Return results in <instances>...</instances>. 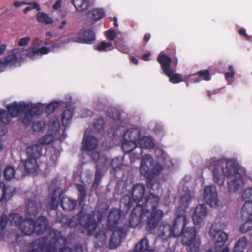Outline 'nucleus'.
<instances>
[{
	"label": "nucleus",
	"mask_w": 252,
	"mask_h": 252,
	"mask_svg": "<svg viewBox=\"0 0 252 252\" xmlns=\"http://www.w3.org/2000/svg\"><path fill=\"white\" fill-rule=\"evenodd\" d=\"M146 194L144 185L136 184L133 186L130 195H124L121 203L126 205L127 210L133 204H137L132 210L129 224L132 227H136L146 223V229L150 231L161 219L163 212L156 208L159 201L158 197L152 193L149 195Z\"/></svg>",
	"instance_id": "obj_1"
},
{
	"label": "nucleus",
	"mask_w": 252,
	"mask_h": 252,
	"mask_svg": "<svg viewBox=\"0 0 252 252\" xmlns=\"http://www.w3.org/2000/svg\"><path fill=\"white\" fill-rule=\"evenodd\" d=\"M206 165L212 173L214 182L218 185L223 186L227 177L229 192L239 193L243 189L249 175L246 168L240 166L235 159H217L213 158L206 161Z\"/></svg>",
	"instance_id": "obj_2"
},
{
	"label": "nucleus",
	"mask_w": 252,
	"mask_h": 252,
	"mask_svg": "<svg viewBox=\"0 0 252 252\" xmlns=\"http://www.w3.org/2000/svg\"><path fill=\"white\" fill-rule=\"evenodd\" d=\"M189 220L183 212L178 214L172 226L163 224L159 226L158 234L161 239L166 240L172 236L178 237L181 243L190 252H196L201 245L200 238L194 227L187 226Z\"/></svg>",
	"instance_id": "obj_3"
},
{
	"label": "nucleus",
	"mask_w": 252,
	"mask_h": 252,
	"mask_svg": "<svg viewBox=\"0 0 252 252\" xmlns=\"http://www.w3.org/2000/svg\"><path fill=\"white\" fill-rule=\"evenodd\" d=\"M60 231L52 230L47 238L37 239L27 246L25 252H71Z\"/></svg>",
	"instance_id": "obj_4"
},
{
	"label": "nucleus",
	"mask_w": 252,
	"mask_h": 252,
	"mask_svg": "<svg viewBox=\"0 0 252 252\" xmlns=\"http://www.w3.org/2000/svg\"><path fill=\"white\" fill-rule=\"evenodd\" d=\"M102 217L101 213L94 214L88 207H83L78 215L69 220L68 225L70 227L76 228L81 233L86 232L88 235H91L96 229L97 223L101 221Z\"/></svg>",
	"instance_id": "obj_5"
},
{
	"label": "nucleus",
	"mask_w": 252,
	"mask_h": 252,
	"mask_svg": "<svg viewBox=\"0 0 252 252\" xmlns=\"http://www.w3.org/2000/svg\"><path fill=\"white\" fill-rule=\"evenodd\" d=\"M156 156L158 161L154 165L151 155H145L142 158L140 172L147 178H152L159 175L164 168L170 167L173 164L168 155L162 149H156Z\"/></svg>",
	"instance_id": "obj_6"
},
{
	"label": "nucleus",
	"mask_w": 252,
	"mask_h": 252,
	"mask_svg": "<svg viewBox=\"0 0 252 252\" xmlns=\"http://www.w3.org/2000/svg\"><path fill=\"white\" fill-rule=\"evenodd\" d=\"M61 189H57L52 195L50 201H48L47 202L46 206L39 204L35 198L32 199H28L26 204L27 217L32 218V217H35L41 208L56 209L58 206L57 197L61 195Z\"/></svg>",
	"instance_id": "obj_7"
},
{
	"label": "nucleus",
	"mask_w": 252,
	"mask_h": 252,
	"mask_svg": "<svg viewBox=\"0 0 252 252\" xmlns=\"http://www.w3.org/2000/svg\"><path fill=\"white\" fill-rule=\"evenodd\" d=\"M59 120L54 118L51 120L47 125L49 133L40 138L37 142L42 146L50 144L55 139L63 140L65 136L64 130L61 129Z\"/></svg>",
	"instance_id": "obj_8"
},
{
	"label": "nucleus",
	"mask_w": 252,
	"mask_h": 252,
	"mask_svg": "<svg viewBox=\"0 0 252 252\" xmlns=\"http://www.w3.org/2000/svg\"><path fill=\"white\" fill-rule=\"evenodd\" d=\"M48 222L45 217H39L35 222L32 218H27L20 226V229L25 235H30L35 232L37 234H41L47 229Z\"/></svg>",
	"instance_id": "obj_9"
},
{
	"label": "nucleus",
	"mask_w": 252,
	"mask_h": 252,
	"mask_svg": "<svg viewBox=\"0 0 252 252\" xmlns=\"http://www.w3.org/2000/svg\"><path fill=\"white\" fill-rule=\"evenodd\" d=\"M92 157L94 160H96V172L94 184V186L97 185L101 179V169L105 170L109 166L112 167L114 169L120 168L121 166L122 162L121 158H116L110 161L106 157L100 156V154L97 152L93 153Z\"/></svg>",
	"instance_id": "obj_10"
},
{
	"label": "nucleus",
	"mask_w": 252,
	"mask_h": 252,
	"mask_svg": "<svg viewBox=\"0 0 252 252\" xmlns=\"http://www.w3.org/2000/svg\"><path fill=\"white\" fill-rule=\"evenodd\" d=\"M228 224L227 221L222 223L214 224L210 228L209 236L211 238L216 237L214 246L216 250L221 249L225 247V244L229 238V234L224 231L219 229V228L223 229Z\"/></svg>",
	"instance_id": "obj_11"
},
{
	"label": "nucleus",
	"mask_w": 252,
	"mask_h": 252,
	"mask_svg": "<svg viewBox=\"0 0 252 252\" xmlns=\"http://www.w3.org/2000/svg\"><path fill=\"white\" fill-rule=\"evenodd\" d=\"M140 135L139 129L136 128H129L126 132L122 141V148L125 153L130 152L136 147Z\"/></svg>",
	"instance_id": "obj_12"
},
{
	"label": "nucleus",
	"mask_w": 252,
	"mask_h": 252,
	"mask_svg": "<svg viewBox=\"0 0 252 252\" xmlns=\"http://www.w3.org/2000/svg\"><path fill=\"white\" fill-rule=\"evenodd\" d=\"M65 42L63 41V39H61L55 43L50 48L43 47L40 48H37L36 47H30L25 50H22L21 52L22 56L26 55L27 57L32 60H34L38 58L39 56L43 55H46L51 51H54L56 48L61 47Z\"/></svg>",
	"instance_id": "obj_13"
},
{
	"label": "nucleus",
	"mask_w": 252,
	"mask_h": 252,
	"mask_svg": "<svg viewBox=\"0 0 252 252\" xmlns=\"http://www.w3.org/2000/svg\"><path fill=\"white\" fill-rule=\"evenodd\" d=\"M24 221L22 216L19 214L11 213L8 216L2 214L0 221V240L4 239L5 232L4 229L7 222L11 226H15L20 228Z\"/></svg>",
	"instance_id": "obj_14"
},
{
	"label": "nucleus",
	"mask_w": 252,
	"mask_h": 252,
	"mask_svg": "<svg viewBox=\"0 0 252 252\" xmlns=\"http://www.w3.org/2000/svg\"><path fill=\"white\" fill-rule=\"evenodd\" d=\"M204 202L212 208H216L219 205V200L218 192L215 186H206L203 194Z\"/></svg>",
	"instance_id": "obj_15"
},
{
	"label": "nucleus",
	"mask_w": 252,
	"mask_h": 252,
	"mask_svg": "<svg viewBox=\"0 0 252 252\" xmlns=\"http://www.w3.org/2000/svg\"><path fill=\"white\" fill-rule=\"evenodd\" d=\"M208 214L207 207L205 204H199L194 209L192 219L194 224L196 227H200L204 224L205 220Z\"/></svg>",
	"instance_id": "obj_16"
},
{
	"label": "nucleus",
	"mask_w": 252,
	"mask_h": 252,
	"mask_svg": "<svg viewBox=\"0 0 252 252\" xmlns=\"http://www.w3.org/2000/svg\"><path fill=\"white\" fill-rule=\"evenodd\" d=\"M71 40L75 42L90 44L95 40L94 33L90 30H82Z\"/></svg>",
	"instance_id": "obj_17"
},
{
	"label": "nucleus",
	"mask_w": 252,
	"mask_h": 252,
	"mask_svg": "<svg viewBox=\"0 0 252 252\" xmlns=\"http://www.w3.org/2000/svg\"><path fill=\"white\" fill-rule=\"evenodd\" d=\"M169 77V81L174 84H178L182 82L186 83V86L188 87L191 82V78L192 75H186L184 77L181 74L175 73L172 69L164 73Z\"/></svg>",
	"instance_id": "obj_18"
},
{
	"label": "nucleus",
	"mask_w": 252,
	"mask_h": 252,
	"mask_svg": "<svg viewBox=\"0 0 252 252\" xmlns=\"http://www.w3.org/2000/svg\"><path fill=\"white\" fill-rule=\"evenodd\" d=\"M26 102L24 101H14L6 106L8 113L11 117H18L23 111L27 109Z\"/></svg>",
	"instance_id": "obj_19"
},
{
	"label": "nucleus",
	"mask_w": 252,
	"mask_h": 252,
	"mask_svg": "<svg viewBox=\"0 0 252 252\" xmlns=\"http://www.w3.org/2000/svg\"><path fill=\"white\" fill-rule=\"evenodd\" d=\"M97 139L91 134L89 130L85 131L82 140V150L83 151H92L95 149L97 146Z\"/></svg>",
	"instance_id": "obj_20"
},
{
	"label": "nucleus",
	"mask_w": 252,
	"mask_h": 252,
	"mask_svg": "<svg viewBox=\"0 0 252 252\" xmlns=\"http://www.w3.org/2000/svg\"><path fill=\"white\" fill-rule=\"evenodd\" d=\"M42 148L37 141L32 142L27 146L26 153L27 158H33L36 159L42 156Z\"/></svg>",
	"instance_id": "obj_21"
},
{
	"label": "nucleus",
	"mask_w": 252,
	"mask_h": 252,
	"mask_svg": "<svg viewBox=\"0 0 252 252\" xmlns=\"http://www.w3.org/2000/svg\"><path fill=\"white\" fill-rule=\"evenodd\" d=\"M27 159L21 162V164L24 166L25 172L23 176H25L27 173L31 174H35L38 173L39 170L38 165L37 162V159L33 158H27Z\"/></svg>",
	"instance_id": "obj_22"
},
{
	"label": "nucleus",
	"mask_w": 252,
	"mask_h": 252,
	"mask_svg": "<svg viewBox=\"0 0 252 252\" xmlns=\"http://www.w3.org/2000/svg\"><path fill=\"white\" fill-rule=\"evenodd\" d=\"M22 60L20 49H14L5 59L6 66L16 65Z\"/></svg>",
	"instance_id": "obj_23"
},
{
	"label": "nucleus",
	"mask_w": 252,
	"mask_h": 252,
	"mask_svg": "<svg viewBox=\"0 0 252 252\" xmlns=\"http://www.w3.org/2000/svg\"><path fill=\"white\" fill-rule=\"evenodd\" d=\"M9 114L5 110L0 111V137H2L7 132L5 125L9 124L11 118Z\"/></svg>",
	"instance_id": "obj_24"
},
{
	"label": "nucleus",
	"mask_w": 252,
	"mask_h": 252,
	"mask_svg": "<svg viewBox=\"0 0 252 252\" xmlns=\"http://www.w3.org/2000/svg\"><path fill=\"white\" fill-rule=\"evenodd\" d=\"M27 109L29 110L33 116L41 115L45 109V104L42 103H33L32 102H26Z\"/></svg>",
	"instance_id": "obj_25"
},
{
	"label": "nucleus",
	"mask_w": 252,
	"mask_h": 252,
	"mask_svg": "<svg viewBox=\"0 0 252 252\" xmlns=\"http://www.w3.org/2000/svg\"><path fill=\"white\" fill-rule=\"evenodd\" d=\"M14 191L12 188L0 182V202L9 200L13 195Z\"/></svg>",
	"instance_id": "obj_26"
},
{
	"label": "nucleus",
	"mask_w": 252,
	"mask_h": 252,
	"mask_svg": "<svg viewBox=\"0 0 252 252\" xmlns=\"http://www.w3.org/2000/svg\"><path fill=\"white\" fill-rule=\"evenodd\" d=\"M60 189V188H58ZM61 190V195L57 197L58 201L62 197L61 205L63 209L66 211H70L73 210L76 205V201L68 197H64L62 194V190Z\"/></svg>",
	"instance_id": "obj_27"
},
{
	"label": "nucleus",
	"mask_w": 252,
	"mask_h": 252,
	"mask_svg": "<svg viewBox=\"0 0 252 252\" xmlns=\"http://www.w3.org/2000/svg\"><path fill=\"white\" fill-rule=\"evenodd\" d=\"M124 235V232L121 229L118 228L115 230L110 239V247L111 249H115L118 247Z\"/></svg>",
	"instance_id": "obj_28"
},
{
	"label": "nucleus",
	"mask_w": 252,
	"mask_h": 252,
	"mask_svg": "<svg viewBox=\"0 0 252 252\" xmlns=\"http://www.w3.org/2000/svg\"><path fill=\"white\" fill-rule=\"evenodd\" d=\"M192 75L191 78V82L198 83L202 80L208 81L211 79L210 73L208 70H202L197 72L194 74H190Z\"/></svg>",
	"instance_id": "obj_29"
},
{
	"label": "nucleus",
	"mask_w": 252,
	"mask_h": 252,
	"mask_svg": "<svg viewBox=\"0 0 252 252\" xmlns=\"http://www.w3.org/2000/svg\"><path fill=\"white\" fill-rule=\"evenodd\" d=\"M61 150V146L60 142H59L57 147H52L50 148V156L49 164L51 166L56 165L60 155Z\"/></svg>",
	"instance_id": "obj_30"
},
{
	"label": "nucleus",
	"mask_w": 252,
	"mask_h": 252,
	"mask_svg": "<svg viewBox=\"0 0 252 252\" xmlns=\"http://www.w3.org/2000/svg\"><path fill=\"white\" fill-rule=\"evenodd\" d=\"M158 61L160 63L164 74L171 69L170 66L171 59L169 57L160 53L158 57Z\"/></svg>",
	"instance_id": "obj_31"
},
{
	"label": "nucleus",
	"mask_w": 252,
	"mask_h": 252,
	"mask_svg": "<svg viewBox=\"0 0 252 252\" xmlns=\"http://www.w3.org/2000/svg\"><path fill=\"white\" fill-rule=\"evenodd\" d=\"M120 218V211L117 209H113L110 211L108 218V225L112 229L117 224V221Z\"/></svg>",
	"instance_id": "obj_32"
},
{
	"label": "nucleus",
	"mask_w": 252,
	"mask_h": 252,
	"mask_svg": "<svg viewBox=\"0 0 252 252\" xmlns=\"http://www.w3.org/2000/svg\"><path fill=\"white\" fill-rule=\"evenodd\" d=\"M94 239L95 246L102 247L106 244V233L104 231H97L95 234Z\"/></svg>",
	"instance_id": "obj_33"
},
{
	"label": "nucleus",
	"mask_w": 252,
	"mask_h": 252,
	"mask_svg": "<svg viewBox=\"0 0 252 252\" xmlns=\"http://www.w3.org/2000/svg\"><path fill=\"white\" fill-rule=\"evenodd\" d=\"M149 244L147 238H143L136 245L133 252H158L154 250H150Z\"/></svg>",
	"instance_id": "obj_34"
},
{
	"label": "nucleus",
	"mask_w": 252,
	"mask_h": 252,
	"mask_svg": "<svg viewBox=\"0 0 252 252\" xmlns=\"http://www.w3.org/2000/svg\"><path fill=\"white\" fill-rule=\"evenodd\" d=\"M65 105L64 102L62 100L52 101L48 104L45 105V112L47 114H51L55 110L65 106Z\"/></svg>",
	"instance_id": "obj_35"
},
{
	"label": "nucleus",
	"mask_w": 252,
	"mask_h": 252,
	"mask_svg": "<svg viewBox=\"0 0 252 252\" xmlns=\"http://www.w3.org/2000/svg\"><path fill=\"white\" fill-rule=\"evenodd\" d=\"M242 218H252V201H247L243 206L241 210Z\"/></svg>",
	"instance_id": "obj_36"
},
{
	"label": "nucleus",
	"mask_w": 252,
	"mask_h": 252,
	"mask_svg": "<svg viewBox=\"0 0 252 252\" xmlns=\"http://www.w3.org/2000/svg\"><path fill=\"white\" fill-rule=\"evenodd\" d=\"M247 244L248 241L246 237L240 238L236 243L232 252H244Z\"/></svg>",
	"instance_id": "obj_37"
},
{
	"label": "nucleus",
	"mask_w": 252,
	"mask_h": 252,
	"mask_svg": "<svg viewBox=\"0 0 252 252\" xmlns=\"http://www.w3.org/2000/svg\"><path fill=\"white\" fill-rule=\"evenodd\" d=\"M71 3L78 12L83 11L86 10L89 6L88 0H72Z\"/></svg>",
	"instance_id": "obj_38"
},
{
	"label": "nucleus",
	"mask_w": 252,
	"mask_h": 252,
	"mask_svg": "<svg viewBox=\"0 0 252 252\" xmlns=\"http://www.w3.org/2000/svg\"><path fill=\"white\" fill-rule=\"evenodd\" d=\"M72 116L73 112L72 110L70 109H66L63 112L61 117V121L63 125L66 126L69 125L71 122Z\"/></svg>",
	"instance_id": "obj_39"
},
{
	"label": "nucleus",
	"mask_w": 252,
	"mask_h": 252,
	"mask_svg": "<svg viewBox=\"0 0 252 252\" xmlns=\"http://www.w3.org/2000/svg\"><path fill=\"white\" fill-rule=\"evenodd\" d=\"M138 144L142 149H150L154 146L153 139L150 137H143L139 140Z\"/></svg>",
	"instance_id": "obj_40"
},
{
	"label": "nucleus",
	"mask_w": 252,
	"mask_h": 252,
	"mask_svg": "<svg viewBox=\"0 0 252 252\" xmlns=\"http://www.w3.org/2000/svg\"><path fill=\"white\" fill-rule=\"evenodd\" d=\"M37 20L46 25L51 24L54 20L48 14L45 12H39L36 14Z\"/></svg>",
	"instance_id": "obj_41"
},
{
	"label": "nucleus",
	"mask_w": 252,
	"mask_h": 252,
	"mask_svg": "<svg viewBox=\"0 0 252 252\" xmlns=\"http://www.w3.org/2000/svg\"><path fill=\"white\" fill-rule=\"evenodd\" d=\"M244 222L240 226L239 230L242 233H246L252 229V218H242Z\"/></svg>",
	"instance_id": "obj_42"
},
{
	"label": "nucleus",
	"mask_w": 252,
	"mask_h": 252,
	"mask_svg": "<svg viewBox=\"0 0 252 252\" xmlns=\"http://www.w3.org/2000/svg\"><path fill=\"white\" fill-rule=\"evenodd\" d=\"M91 18L93 20H99L104 16V12L102 9L94 8L90 12Z\"/></svg>",
	"instance_id": "obj_43"
},
{
	"label": "nucleus",
	"mask_w": 252,
	"mask_h": 252,
	"mask_svg": "<svg viewBox=\"0 0 252 252\" xmlns=\"http://www.w3.org/2000/svg\"><path fill=\"white\" fill-rule=\"evenodd\" d=\"M191 195L189 193H186L183 196L180 201V208L183 211L187 208L191 201Z\"/></svg>",
	"instance_id": "obj_44"
},
{
	"label": "nucleus",
	"mask_w": 252,
	"mask_h": 252,
	"mask_svg": "<svg viewBox=\"0 0 252 252\" xmlns=\"http://www.w3.org/2000/svg\"><path fill=\"white\" fill-rule=\"evenodd\" d=\"M3 174L7 180H10L14 178L15 171L13 167L9 166L4 169Z\"/></svg>",
	"instance_id": "obj_45"
},
{
	"label": "nucleus",
	"mask_w": 252,
	"mask_h": 252,
	"mask_svg": "<svg viewBox=\"0 0 252 252\" xmlns=\"http://www.w3.org/2000/svg\"><path fill=\"white\" fill-rule=\"evenodd\" d=\"M46 126L45 124L42 121H35L32 127L34 131L40 132L43 131Z\"/></svg>",
	"instance_id": "obj_46"
},
{
	"label": "nucleus",
	"mask_w": 252,
	"mask_h": 252,
	"mask_svg": "<svg viewBox=\"0 0 252 252\" xmlns=\"http://www.w3.org/2000/svg\"><path fill=\"white\" fill-rule=\"evenodd\" d=\"M33 117V115L27 110L22 118V123L26 126L29 125L32 120Z\"/></svg>",
	"instance_id": "obj_47"
},
{
	"label": "nucleus",
	"mask_w": 252,
	"mask_h": 252,
	"mask_svg": "<svg viewBox=\"0 0 252 252\" xmlns=\"http://www.w3.org/2000/svg\"><path fill=\"white\" fill-rule=\"evenodd\" d=\"M27 4H28L29 6L26 7L23 10V12L25 14L27 13L28 11L32 9H36L38 11L40 10V6L36 2L27 3Z\"/></svg>",
	"instance_id": "obj_48"
},
{
	"label": "nucleus",
	"mask_w": 252,
	"mask_h": 252,
	"mask_svg": "<svg viewBox=\"0 0 252 252\" xmlns=\"http://www.w3.org/2000/svg\"><path fill=\"white\" fill-rule=\"evenodd\" d=\"M111 42L102 41L97 47V50L99 51H105L112 46Z\"/></svg>",
	"instance_id": "obj_49"
},
{
	"label": "nucleus",
	"mask_w": 252,
	"mask_h": 252,
	"mask_svg": "<svg viewBox=\"0 0 252 252\" xmlns=\"http://www.w3.org/2000/svg\"><path fill=\"white\" fill-rule=\"evenodd\" d=\"M242 197L244 199L252 201V187L247 188L244 190Z\"/></svg>",
	"instance_id": "obj_50"
},
{
	"label": "nucleus",
	"mask_w": 252,
	"mask_h": 252,
	"mask_svg": "<svg viewBox=\"0 0 252 252\" xmlns=\"http://www.w3.org/2000/svg\"><path fill=\"white\" fill-rule=\"evenodd\" d=\"M31 40V38L29 36L21 38L19 39L18 44L20 47L27 46Z\"/></svg>",
	"instance_id": "obj_51"
},
{
	"label": "nucleus",
	"mask_w": 252,
	"mask_h": 252,
	"mask_svg": "<svg viewBox=\"0 0 252 252\" xmlns=\"http://www.w3.org/2000/svg\"><path fill=\"white\" fill-rule=\"evenodd\" d=\"M105 35L109 40H113L116 36V33L114 31L109 30L105 32Z\"/></svg>",
	"instance_id": "obj_52"
},
{
	"label": "nucleus",
	"mask_w": 252,
	"mask_h": 252,
	"mask_svg": "<svg viewBox=\"0 0 252 252\" xmlns=\"http://www.w3.org/2000/svg\"><path fill=\"white\" fill-rule=\"evenodd\" d=\"M228 69L229 71L225 74V77L227 80L229 78H233L235 74V72L233 70V66L232 65L229 66Z\"/></svg>",
	"instance_id": "obj_53"
},
{
	"label": "nucleus",
	"mask_w": 252,
	"mask_h": 252,
	"mask_svg": "<svg viewBox=\"0 0 252 252\" xmlns=\"http://www.w3.org/2000/svg\"><path fill=\"white\" fill-rule=\"evenodd\" d=\"M63 0H57L53 5V9L56 11H60L63 5Z\"/></svg>",
	"instance_id": "obj_54"
},
{
	"label": "nucleus",
	"mask_w": 252,
	"mask_h": 252,
	"mask_svg": "<svg viewBox=\"0 0 252 252\" xmlns=\"http://www.w3.org/2000/svg\"><path fill=\"white\" fill-rule=\"evenodd\" d=\"M239 34L243 36L246 40H250L252 38V36L249 35L247 33L245 29H240L239 30Z\"/></svg>",
	"instance_id": "obj_55"
},
{
	"label": "nucleus",
	"mask_w": 252,
	"mask_h": 252,
	"mask_svg": "<svg viewBox=\"0 0 252 252\" xmlns=\"http://www.w3.org/2000/svg\"><path fill=\"white\" fill-rule=\"evenodd\" d=\"M209 251H212V252H229V248L227 246L223 247L221 249L219 250H216L215 247H212Z\"/></svg>",
	"instance_id": "obj_56"
},
{
	"label": "nucleus",
	"mask_w": 252,
	"mask_h": 252,
	"mask_svg": "<svg viewBox=\"0 0 252 252\" xmlns=\"http://www.w3.org/2000/svg\"><path fill=\"white\" fill-rule=\"evenodd\" d=\"M104 124V121L102 119H99L97 122L94 123V127L96 129H100L102 128Z\"/></svg>",
	"instance_id": "obj_57"
},
{
	"label": "nucleus",
	"mask_w": 252,
	"mask_h": 252,
	"mask_svg": "<svg viewBox=\"0 0 252 252\" xmlns=\"http://www.w3.org/2000/svg\"><path fill=\"white\" fill-rule=\"evenodd\" d=\"M77 189L80 193V195L81 196V201H82V197H84L85 194V189L83 186L81 185H78L77 186Z\"/></svg>",
	"instance_id": "obj_58"
},
{
	"label": "nucleus",
	"mask_w": 252,
	"mask_h": 252,
	"mask_svg": "<svg viewBox=\"0 0 252 252\" xmlns=\"http://www.w3.org/2000/svg\"><path fill=\"white\" fill-rule=\"evenodd\" d=\"M27 4V2L25 1H15L14 2V6L16 7H19L22 6V5Z\"/></svg>",
	"instance_id": "obj_59"
},
{
	"label": "nucleus",
	"mask_w": 252,
	"mask_h": 252,
	"mask_svg": "<svg viewBox=\"0 0 252 252\" xmlns=\"http://www.w3.org/2000/svg\"><path fill=\"white\" fill-rule=\"evenodd\" d=\"M150 55V53H146L144 54L143 55H142L141 58L142 60H143L145 61H147L149 60Z\"/></svg>",
	"instance_id": "obj_60"
},
{
	"label": "nucleus",
	"mask_w": 252,
	"mask_h": 252,
	"mask_svg": "<svg viewBox=\"0 0 252 252\" xmlns=\"http://www.w3.org/2000/svg\"><path fill=\"white\" fill-rule=\"evenodd\" d=\"M74 252H83L82 246L80 245L77 246L75 248Z\"/></svg>",
	"instance_id": "obj_61"
},
{
	"label": "nucleus",
	"mask_w": 252,
	"mask_h": 252,
	"mask_svg": "<svg viewBox=\"0 0 252 252\" xmlns=\"http://www.w3.org/2000/svg\"><path fill=\"white\" fill-rule=\"evenodd\" d=\"M67 21L66 20H63L62 21L61 23L59 26V29L60 30L63 29L64 26L66 25Z\"/></svg>",
	"instance_id": "obj_62"
},
{
	"label": "nucleus",
	"mask_w": 252,
	"mask_h": 252,
	"mask_svg": "<svg viewBox=\"0 0 252 252\" xmlns=\"http://www.w3.org/2000/svg\"><path fill=\"white\" fill-rule=\"evenodd\" d=\"M6 66L4 62L0 61V72L4 70L5 67Z\"/></svg>",
	"instance_id": "obj_63"
},
{
	"label": "nucleus",
	"mask_w": 252,
	"mask_h": 252,
	"mask_svg": "<svg viewBox=\"0 0 252 252\" xmlns=\"http://www.w3.org/2000/svg\"><path fill=\"white\" fill-rule=\"evenodd\" d=\"M130 60L131 61V62L132 63H133L134 64H137L138 63V61L137 59H136L135 57H130Z\"/></svg>",
	"instance_id": "obj_64"
}]
</instances>
